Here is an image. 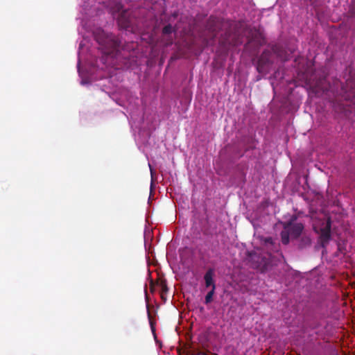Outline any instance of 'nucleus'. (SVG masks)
Returning a JSON list of instances; mask_svg holds the SVG:
<instances>
[{"label":"nucleus","mask_w":355,"mask_h":355,"mask_svg":"<svg viewBox=\"0 0 355 355\" xmlns=\"http://www.w3.org/2000/svg\"><path fill=\"white\" fill-rule=\"evenodd\" d=\"M94 37L104 54L114 55L120 51L121 40L112 33L98 29L94 33Z\"/></svg>","instance_id":"obj_1"},{"label":"nucleus","mask_w":355,"mask_h":355,"mask_svg":"<svg viewBox=\"0 0 355 355\" xmlns=\"http://www.w3.org/2000/svg\"><path fill=\"white\" fill-rule=\"evenodd\" d=\"M304 225L301 223H293L292 221L286 222L284 224V229L281 232V240L284 245L289 243L291 239H297L300 236L303 230Z\"/></svg>","instance_id":"obj_2"},{"label":"nucleus","mask_w":355,"mask_h":355,"mask_svg":"<svg viewBox=\"0 0 355 355\" xmlns=\"http://www.w3.org/2000/svg\"><path fill=\"white\" fill-rule=\"evenodd\" d=\"M248 262L250 267L261 272H266L270 266V255H263L255 251L248 252Z\"/></svg>","instance_id":"obj_3"},{"label":"nucleus","mask_w":355,"mask_h":355,"mask_svg":"<svg viewBox=\"0 0 355 355\" xmlns=\"http://www.w3.org/2000/svg\"><path fill=\"white\" fill-rule=\"evenodd\" d=\"M331 220L330 217L327 218L325 223L322 224V227L317 230L315 227V232L319 234V243L322 248H325L331 239Z\"/></svg>","instance_id":"obj_4"},{"label":"nucleus","mask_w":355,"mask_h":355,"mask_svg":"<svg viewBox=\"0 0 355 355\" xmlns=\"http://www.w3.org/2000/svg\"><path fill=\"white\" fill-rule=\"evenodd\" d=\"M343 97L355 105V79L349 78L341 87Z\"/></svg>","instance_id":"obj_5"},{"label":"nucleus","mask_w":355,"mask_h":355,"mask_svg":"<svg viewBox=\"0 0 355 355\" xmlns=\"http://www.w3.org/2000/svg\"><path fill=\"white\" fill-rule=\"evenodd\" d=\"M117 22L121 28L125 30L132 29L130 12L127 10H122L118 17Z\"/></svg>","instance_id":"obj_6"},{"label":"nucleus","mask_w":355,"mask_h":355,"mask_svg":"<svg viewBox=\"0 0 355 355\" xmlns=\"http://www.w3.org/2000/svg\"><path fill=\"white\" fill-rule=\"evenodd\" d=\"M272 52L269 50H264L258 60L257 69L259 72L263 70L266 65L272 64Z\"/></svg>","instance_id":"obj_7"},{"label":"nucleus","mask_w":355,"mask_h":355,"mask_svg":"<svg viewBox=\"0 0 355 355\" xmlns=\"http://www.w3.org/2000/svg\"><path fill=\"white\" fill-rule=\"evenodd\" d=\"M214 271L212 268H209L205 272L204 275V279L205 283V286L207 288L211 287V289H216V284L214 281Z\"/></svg>","instance_id":"obj_8"},{"label":"nucleus","mask_w":355,"mask_h":355,"mask_svg":"<svg viewBox=\"0 0 355 355\" xmlns=\"http://www.w3.org/2000/svg\"><path fill=\"white\" fill-rule=\"evenodd\" d=\"M219 20L215 17H210L207 23V28L212 33H217L219 29Z\"/></svg>","instance_id":"obj_9"},{"label":"nucleus","mask_w":355,"mask_h":355,"mask_svg":"<svg viewBox=\"0 0 355 355\" xmlns=\"http://www.w3.org/2000/svg\"><path fill=\"white\" fill-rule=\"evenodd\" d=\"M272 51L274 53L277 54L282 60L286 61L288 58L286 56H283V50L279 45H274L272 48Z\"/></svg>","instance_id":"obj_10"},{"label":"nucleus","mask_w":355,"mask_h":355,"mask_svg":"<svg viewBox=\"0 0 355 355\" xmlns=\"http://www.w3.org/2000/svg\"><path fill=\"white\" fill-rule=\"evenodd\" d=\"M311 239L308 236H302L300 239V242L299 243V248H305L308 245H311Z\"/></svg>","instance_id":"obj_11"},{"label":"nucleus","mask_w":355,"mask_h":355,"mask_svg":"<svg viewBox=\"0 0 355 355\" xmlns=\"http://www.w3.org/2000/svg\"><path fill=\"white\" fill-rule=\"evenodd\" d=\"M215 290L216 289H211V291H209L207 293V294L205 296V304H209L212 301L213 296L215 293Z\"/></svg>","instance_id":"obj_12"},{"label":"nucleus","mask_w":355,"mask_h":355,"mask_svg":"<svg viewBox=\"0 0 355 355\" xmlns=\"http://www.w3.org/2000/svg\"><path fill=\"white\" fill-rule=\"evenodd\" d=\"M226 43L229 45L236 46L239 44V42L237 39L235 38V36H234L232 38H227Z\"/></svg>","instance_id":"obj_13"},{"label":"nucleus","mask_w":355,"mask_h":355,"mask_svg":"<svg viewBox=\"0 0 355 355\" xmlns=\"http://www.w3.org/2000/svg\"><path fill=\"white\" fill-rule=\"evenodd\" d=\"M173 27L171 24H168L165 26L162 29V33L164 35H168L172 33Z\"/></svg>","instance_id":"obj_14"},{"label":"nucleus","mask_w":355,"mask_h":355,"mask_svg":"<svg viewBox=\"0 0 355 355\" xmlns=\"http://www.w3.org/2000/svg\"><path fill=\"white\" fill-rule=\"evenodd\" d=\"M161 287H162V293L166 292L168 291V288H167V286L165 282L161 283Z\"/></svg>","instance_id":"obj_15"},{"label":"nucleus","mask_w":355,"mask_h":355,"mask_svg":"<svg viewBox=\"0 0 355 355\" xmlns=\"http://www.w3.org/2000/svg\"><path fill=\"white\" fill-rule=\"evenodd\" d=\"M265 242L266 243H270V244H272V239L271 237H268V238H266L265 239Z\"/></svg>","instance_id":"obj_16"},{"label":"nucleus","mask_w":355,"mask_h":355,"mask_svg":"<svg viewBox=\"0 0 355 355\" xmlns=\"http://www.w3.org/2000/svg\"><path fill=\"white\" fill-rule=\"evenodd\" d=\"M150 323L151 328L153 329V322L150 320Z\"/></svg>","instance_id":"obj_17"},{"label":"nucleus","mask_w":355,"mask_h":355,"mask_svg":"<svg viewBox=\"0 0 355 355\" xmlns=\"http://www.w3.org/2000/svg\"><path fill=\"white\" fill-rule=\"evenodd\" d=\"M150 173H151V175H153V170H152V168H150Z\"/></svg>","instance_id":"obj_18"},{"label":"nucleus","mask_w":355,"mask_h":355,"mask_svg":"<svg viewBox=\"0 0 355 355\" xmlns=\"http://www.w3.org/2000/svg\"><path fill=\"white\" fill-rule=\"evenodd\" d=\"M148 317L150 318V313L148 312Z\"/></svg>","instance_id":"obj_19"}]
</instances>
